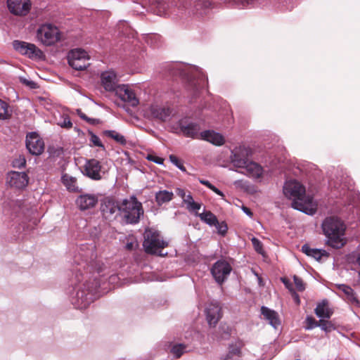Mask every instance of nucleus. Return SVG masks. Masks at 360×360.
<instances>
[{
  "instance_id": "nucleus-17",
  "label": "nucleus",
  "mask_w": 360,
  "mask_h": 360,
  "mask_svg": "<svg viewBox=\"0 0 360 360\" xmlns=\"http://www.w3.org/2000/svg\"><path fill=\"white\" fill-rule=\"evenodd\" d=\"M26 148L33 155H41L44 149L43 140L36 132H30L26 136Z\"/></svg>"
},
{
  "instance_id": "nucleus-31",
  "label": "nucleus",
  "mask_w": 360,
  "mask_h": 360,
  "mask_svg": "<svg viewBox=\"0 0 360 360\" xmlns=\"http://www.w3.org/2000/svg\"><path fill=\"white\" fill-rule=\"evenodd\" d=\"M338 288L346 295L347 299L352 304L358 303V300L355 297L353 289L349 285L345 284L338 285Z\"/></svg>"
},
{
  "instance_id": "nucleus-57",
  "label": "nucleus",
  "mask_w": 360,
  "mask_h": 360,
  "mask_svg": "<svg viewBox=\"0 0 360 360\" xmlns=\"http://www.w3.org/2000/svg\"><path fill=\"white\" fill-rule=\"evenodd\" d=\"M282 281L283 284L285 285V287L288 289H290V286L291 285L290 281L285 278H282Z\"/></svg>"
},
{
  "instance_id": "nucleus-50",
  "label": "nucleus",
  "mask_w": 360,
  "mask_h": 360,
  "mask_svg": "<svg viewBox=\"0 0 360 360\" xmlns=\"http://www.w3.org/2000/svg\"><path fill=\"white\" fill-rule=\"evenodd\" d=\"M210 189L212 190L213 192H214L218 195L221 196V198L224 197V193L214 185H212V186L210 188Z\"/></svg>"
},
{
  "instance_id": "nucleus-37",
  "label": "nucleus",
  "mask_w": 360,
  "mask_h": 360,
  "mask_svg": "<svg viewBox=\"0 0 360 360\" xmlns=\"http://www.w3.org/2000/svg\"><path fill=\"white\" fill-rule=\"evenodd\" d=\"M319 327H320L321 329L326 333H330L335 328L331 321L324 319L319 320Z\"/></svg>"
},
{
  "instance_id": "nucleus-52",
  "label": "nucleus",
  "mask_w": 360,
  "mask_h": 360,
  "mask_svg": "<svg viewBox=\"0 0 360 360\" xmlns=\"http://www.w3.org/2000/svg\"><path fill=\"white\" fill-rule=\"evenodd\" d=\"M86 121L88 123H89V124H93V125L97 124H98V122H99V120H97V119H94V118H91V117H88V119H87V120H86Z\"/></svg>"
},
{
  "instance_id": "nucleus-15",
  "label": "nucleus",
  "mask_w": 360,
  "mask_h": 360,
  "mask_svg": "<svg viewBox=\"0 0 360 360\" xmlns=\"http://www.w3.org/2000/svg\"><path fill=\"white\" fill-rule=\"evenodd\" d=\"M121 203L119 204L114 199L105 198L102 200L101 205V212L106 219H115L120 214Z\"/></svg>"
},
{
  "instance_id": "nucleus-2",
  "label": "nucleus",
  "mask_w": 360,
  "mask_h": 360,
  "mask_svg": "<svg viewBox=\"0 0 360 360\" xmlns=\"http://www.w3.org/2000/svg\"><path fill=\"white\" fill-rule=\"evenodd\" d=\"M167 74L172 77H179L186 80L188 86L193 90L194 95L205 86L207 78L202 70L197 66L181 63H169L166 65Z\"/></svg>"
},
{
  "instance_id": "nucleus-48",
  "label": "nucleus",
  "mask_w": 360,
  "mask_h": 360,
  "mask_svg": "<svg viewBox=\"0 0 360 360\" xmlns=\"http://www.w3.org/2000/svg\"><path fill=\"white\" fill-rule=\"evenodd\" d=\"M148 160L153 161V162L158 164V165H162L164 160L162 158L156 157L153 155H148Z\"/></svg>"
},
{
  "instance_id": "nucleus-28",
  "label": "nucleus",
  "mask_w": 360,
  "mask_h": 360,
  "mask_svg": "<svg viewBox=\"0 0 360 360\" xmlns=\"http://www.w3.org/2000/svg\"><path fill=\"white\" fill-rule=\"evenodd\" d=\"M302 251L307 256L314 258L319 261L323 256H328V252L321 249L311 248L309 245L304 244L302 247Z\"/></svg>"
},
{
  "instance_id": "nucleus-46",
  "label": "nucleus",
  "mask_w": 360,
  "mask_h": 360,
  "mask_svg": "<svg viewBox=\"0 0 360 360\" xmlns=\"http://www.w3.org/2000/svg\"><path fill=\"white\" fill-rule=\"evenodd\" d=\"M200 207H201V204L196 202L194 200L192 201L191 204L187 205V209L189 211H198L200 209Z\"/></svg>"
},
{
  "instance_id": "nucleus-18",
  "label": "nucleus",
  "mask_w": 360,
  "mask_h": 360,
  "mask_svg": "<svg viewBox=\"0 0 360 360\" xmlns=\"http://www.w3.org/2000/svg\"><path fill=\"white\" fill-rule=\"evenodd\" d=\"M29 181V178L25 172L11 171L7 174L6 183L17 189L25 188Z\"/></svg>"
},
{
  "instance_id": "nucleus-60",
  "label": "nucleus",
  "mask_w": 360,
  "mask_h": 360,
  "mask_svg": "<svg viewBox=\"0 0 360 360\" xmlns=\"http://www.w3.org/2000/svg\"><path fill=\"white\" fill-rule=\"evenodd\" d=\"M296 360H300V359H296Z\"/></svg>"
},
{
  "instance_id": "nucleus-58",
  "label": "nucleus",
  "mask_w": 360,
  "mask_h": 360,
  "mask_svg": "<svg viewBox=\"0 0 360 360\" xmlns=\"http://www.w3.org/2000/svg\"><path fill=\"white\" fill-rule=\"evenodd\" d=\"M295 301H296V302H297V304H299V303H300V298H299V296H298L297 295H295Z\"/></svg>"
},
{
  "instance_id": "nucleus-35",
  "label": "nucleus",
  "mask_w": 360,
  "mask_h": 360,
  "mask_svg": "<svg viewBox=\"0 0 360 360\" xmlns=\"http://www.w3.org/2000/svg\"><path fill=\"white\" fill-rule=\"evenodd\" d=\"M90 135V146H98L101 148L103 150H105L104 145L102 143L100 138L96 135L93 131H89Z\"/></svg>"
},
{
  "instance_id": "nucleus-40",
  "label": "nucleus",
  "mask_w": 360,
  "mask_h": 360,
  "mask_svg": "<svg viewBox=\"0 0 360 360\" xmlns=\"http://www.w3.org/2000/svg\"><path fill=\"white\" fill-rule=\"evenodd\" d=\"M169 160L172 164L183 172H186V168L184 166L183 162L174 155H169Z\"/></svg>"
},
{
  "instance_id": "nucleus-5",
  "label": "nucleus",
  "mask_w": 360,
  "mask_h": 360,
  "mask_svg": "<svg viewBox=\"0 0 360 360\" xmlns=\"http://www.w3.org/2000/svg\"><path fill=\"white\" fill-rule=\"evenodd\" d=\"M101 79L105 90L115 91L116 96L131 107H136L139 105V101L134 91L127 84L119 85L117 75L113 71L102 72Z\"/></svg>"
},
{
  "instance_id": "nucleus-13",
  "label": "nucleus",
  "mask_w": 360,
  "mask_h": 360,
  "mask_svg": "<svg viewBox=\"0 0 360 360\" xmlns=\"http://www.w3.org/2000/svg\"><path fill=\"white\" fill-rule=\"evenodd\" d=\"M232 271L231 264L225 259H219L211 268V274L219 285H222Z\"/></svg>"
},
{
  "instance_id": "nucleus-36",
  "label": "nucleus",
  "mask_w": 360,
  "mask_h": 360,
  "mask_svg": "<svg viewBox=\"0 0 360 360\" xmlns=\"http://www.w3.org/2000/svg\"><path fill=\"white\" fill-rule=\"evenodd\" d=\"M187 347L184 344H179L174 345L171 349V352L176 358L181 357V356L186 352Z\"/></svg>"
},
{
  "instance_id": "nucleus-47",
  "label": "nucleus",
  "mask_w": 360,
  "mask_h": 360,
  "mask_svg": "<svg viewBox=\"0 0 360 360\" xmlns=\"http://www.w3.org/2000/svg\"><path fill=\"white\" fill-rule=\"evenodd\" d=\"M138 246V243L136 240H132L131 241H128L125 245V248L127 250H133L136 248Z\"/></svg>"
},
{
  "instance_id": "nucleus-6",
  "label": "nucleus",
  "mask_w": 360,
  "mask_h": 360,
  "mask_svg": "<svg viewBox=\"0 0 360 360\" xmlns=\"http://www.w3.org/2000/svg\"><path fill=\"white\" fill-rule=\"evenodd\" d=\"M120 214L125 219L126 223L136 224L139 222L140 218L143 215V209L141 202L132 195L129 198L124 199L121 202Z\"/></svg>"
},
{
  "instance_id": "nucleus-22",
  "label": "nucleus",
  "mask_w": 360,
  "mask_h": 360,
  "mask_svg": "<svg viewBox=\"0 0 360 360\" xmlns=\"http://www.w3.org/2000/svg\"><path fill=\"white\" fill-rule=\"evenodd\" d=\"M22 208L20 202L15 200L5 202L3 205V212L5 215L9 216L12 220L20 217Z\"/></svg>"
},
{
  "instance_id": "nucleus-25",
  "label": "nucleus",
  "mask_w": 360,
  "mask_h": 360,
  "mask_svg": "<svg viewBox=\"0 0 360 360\" xmlns=\"http://www.w3.org/2000/svg\"><path fill=\"white\" fill-rule=\"evenodd\" d=\"M242 169L245 170V172H243V174L254 179L262 177L264 172L263 168L259 164L250 160Z\"/></svg>"
},
{
  "instance_id": "nucleus-12",
  "label": "nucleus",
  "mask_w": 360,
  "mask_h": 360,
  "mask_svg": "<svg viewBox=\"0 0 360 360\" xmlns=\"http://www.w3.org/2000/svg\"><path fill=\"white\" fill-rule=\"evenodd\" d=\"M89 60L88 53L81 49L71 50L68 55L69 65L76 70H82L86 68L89 65Z\"/></svg>"
},
{
  "instance_id": "nucleus-8",
  "label": "nucleus",
  "mask_w": 360,
  "mask_h": 360,
  "mask_svg": "<svg viewBox=\"0 0 360 360\" xmlns=\"http://www.w3.org/2000/svg\"><path fill=\"white\" fill-rule=\"evenodd\" d=\"M167 245L168 243L162 239L158 231L151 229L145 231L143 245L147 253L165 255L167 253H163L162 249Z\"/></svg>"
},
{
  "instance_id": "nucleus-16",
  "label": "nucleus",
  "mask_w": 360,
  "mask_h": 360,
  "mask_svg": "<svg viewBox=\"0 0 360 360\" xmlns=\"http://www.w3.org/2000/svg\"><path fill=\"white\" fill-rule=\"evenodd\" d=\"M101 168V162L98 160L94 158L86 160L82 173L92 180L99 181L102 179Z\"/></svg>"
},
{
  "instance_id": "nucleus-3",
  "label": "nucleus",
  "mask_w": 360,
  "mask_h": 360,
  "mask_svg": "<svg viewBox=\"0 0 360 360\" xmlns=\"http://www.w3.org/2000/svg\"><path fill=\"white\" fill-rule=\"evenodd\" d=\"M283 193L292 200L291 206L308 215L316 213V209L313 205V198L306 194L305 187L296 180L288 181L283 186Z\"/></svg>"
},
{
  "instance_id": "nucleus-19",
  "label": "nucleus",
  "mask_w": 360,
  "mask_h": 360,
  "mask_svg": "<svg viewBox=\"0 0 360 360\" xmlns=\"http://www.w3.org/2000/svg\"><path fill=\"white\" fill-rule=\"evenodd\" d=\"M9 11L15 15H26L30 11L31 3L30 0H7Z\"/></svg>"
},
{
  "instance_id": "nucleus-29",
  "label": "nucleus",
  "mask_w": 360,
  "mask_h": 360,
  "mask_svg": "<svg viewBox=\"0 0 360 360\" xmlns=\"http://www.w3.org/2000/svg\"><path fill=\"white\" fill-rule=\"evenodd\" d=\"M174 198V193L167 190L159 191L155 193V201L159 206L170 202Z\"/></svg>"
},
{
  "instance_id": "nucleus-53",
  "label": "nucleus",
  "mask_w": 360,
  "mask_h": 360,
  "mask_svg": "<svg viewBox=\"0 0 360 360\" xmlns=\"http://www.w3.org/2000/svg\"><path fill=\"white\" fill-rule=\"evenodd\" d=\"M176 193L182 199H184L186 197V195L185 191L183 190V189H181V188H178L177 189Z\"/></svg>"
},
{
  "instance_id": "nucleus-30",
  "label": "nucleus",
  "mask_w": 360,
  "mask_h": 360,
  "mask_svg": "<svg viewBox=\"0 0 360 360\" xmlns=\"http://www.w3.org/2000/svg\"><path fill=\"white\" fill-rule=\"evenodd\" d=\"M62 183L67 188V189L72 192L78 191V186L77 185L76 178L65 174L61 177Z\"/></svg>"
},
{
  "instance_id": "nucleus-10",
  "label": "nucleus",
  "mask_w": 360,
  "mask_h": 360,
  "mask_svg": "<svg viewBox=\"0 0 360 360\" xmlns=\"http://www.w3.org/2000/svg\"><path fill=\"white\" fill-rule=\"evenodd\" d=\"M37 37L43 44L51 46L60 39L61 33L58 27L51 23H44L37 29Z\"/></svg>"
},
{
  "instance_id": "nucleus-7",
  "label": "nucleus",
  "mask_w": 360,
  "mask_h": 360,
  "mask_svg": "<svg viewBox=\"0 0 360 360\" xmlns=\"http://www.w3.org/2000/svg\"><path fill=\"white\" fill-rule=\"evenodd\" d=\"M96 256L94 243L81 244L74 256V263L84 269L94 268V265H98Z\"/></svg>"
},
{
  "instance_id": "nucleus-43",
  "label": "nucleus",
  "mask_w": 360,
  "mask_h": 360,
  "mask_svg": "<svg viewBox=\"0 0 360 360\" xmlns=\"http://www.w3.org/2000/svg\"><path fill=\"white\" fill-rule=\"evenodd\" d=\"M293 280L297 290L303 291L305 289L304 283L301 278L294 276Z\"/></svg>"
},
{
  "instance_id": "nucleus-23",
  "label": "nucleus",
  "mask_w": 360,
  "mask_h": 360,
  "mask_svg": "<svg viewBox=\"0 0 360 360\" xmlns=\"http://www.w3.org/2000/svg\"><path fill=\"white\" fill-rule=\"evenodd\" d=\"M198 139L207 141L216 146H221L225 141L224 138L221 134L212 130L202 131L200 134Z\"/></svg>"
},
{
  "instance_id": "nucleus-34",
  "label": "nucleus",
  "mask_w": 360,
  "mask_h": 360,
  "mask_svg": "<svg viewBox=\"0 0 360 360\" xmlns=\"http://www.w3.org/2000/svg\"><path fill=\"white\" fill-rule=\"evenodd\" d=\"M8 104L0 99V120H6L10 119L11 112L8 110Z\"/></svg>"
},
{
  "instance_id": "nucleus-21",
  "label": "nucleus",
  "mask_w": 360,
  "mask_h": 360,
  "mask_svg": "<svg viewBox=\"0 0 360 360\" xmlns=\"http://www.w3.org/2000/svg\"><path fill=\"white\" fill-rule=\"evenodd\" d=\"M98 201V197L94 194L84 193L79 195L75 200V205L81 211H86L94 208Z\"/></svg>"
},
{
  "instance_id": "nucleus-38",
  "label": "nucleus",
  "mask_w": 360,
  "mask_h": 360,
  "mask_svg": "<svg viewBox=\"0 0 360 360\" xmlns=\"http://www.w3.org/2000/svg\"><path fill=\"white\" fill-rule=\"evenodd\" d=\"M306 326H304L305 330H310L316 327H319V321H317L314 317L307 316L305 319Z\"/></svg>"
},
{
  "instance_id": "nucleus-20",
  "label": "nucleus",
  "mask_w": 360,
  "mask_h": 360,
  "mask_svg": "<svg viewBox=\"0 0 360 360\" xmlns=\"http://www.w3.org/2000/svg\"><path fill=\"white\" fill-rule=\"evenodd\" d=\"M206 319L210 326H215L221 318V307L217 301L209 303L205 308Z\"/></svg>"
},
{
  "instance_id": "nucleus-24",
  "label": "nucleus",
  "mask_w": 360,
  "mask_h": 360,
  "mask_svg": "<svg viewBox=\"0 0 360 360\" xmlns=\"http://www.w3.org/2000/svg\"><path fill=\"white\" fill-rule=\"evenodd\" d=\"M261 314L264 316L265 320L275 329H277L281 325V321L278 313L267 307L262 306L261 307Z\"/></svg>"
},
{
  "instance_id": "nucleus-32",
  "label": "nucleus",
  "mask_w": 360,
  "mask_h": 360,
  "mask_svg": "<svg viewBox=\"0 0 360 360\" xmlns=\"http://www.w3.org/2000/svg\"><path fill=\"white\" fill-rule=\"evenodd\" d=\"M103 134L106 136L112 139L117 143L122 146H124L127 143V140L125 137L115 130H105L104 131Z\"/></svg>"
},
{
  "instance_id": "nucleus-26",
  "label": "nucleus",
  "mask_w": 360,
  "mask_h": 360,
  "mask_svg": "<svg viewBox=\"0 0 360 360\" xmlns=\"http://www.w3.org/2000/svg\"><path fill=\"white\" fill-rule=\"evenodd\" d=\"M150 112L155 118L165 122L170 117L172 110L169 107L152 105Z\"/></svg>"
},
{
  "instance_id": "nucleus-27",
  "label": "nucleus",
  "mask_w": 360,
  "mask_h": 360,
  "mask_svg": "<svg viewBox=\"0 0 360 360\" xmlns=\"http://www.w3.org/2000/svg\"><path fill=\"white\" fill-rule=\"evenodd\" d=\"M327 305L328 300H323L317 304L314 310L316 315L321 319H328L333 314L332 310L327 307Z\"/></svg>"
},
{
  "instance_id": "nucleus-51",
  "label": "nucleus",
  "mask_w": 360,
  "mask_h": 360,
  "mask_svg": "<svg viewBox=\"0 0 360 360\" xmlns=\"http://www.w3.org/2000/svg\"><path fill=\"white\" fill-rule=\"evenodd\" d=\"M242 210L244 212V213H245L250 217H252L253 216L252 212L248 207H247L245 206H243Z\"/></svg>"
},
{
  "instance_id": "nucleus-59",
  "label": "nucleus",
  "mask_w": 360,
  "mask_h": 360,
  "mask_svg": "<svg viewBox=\"0 0 360 360\" xmlns=\"http://www.w3.org/2000/svg\"><path fill=\"white\" fill-rule=\"evenodd\" d=\"M357 263L359 264V265L360 266V255H359V257H357Z\"/></svg>"
},
{
  "instance_id": "nucleus-45",
  "label": "nucleus",
  "mask_w": 360,
  "mask_h": 360,
  "mask_svg": "<svg viewBox=\"0 0 360 360\" xmlns=\"http://www.w3.org/2000/svg\"><path fill=\"white\" fill-rule=\"evenodd\" d=\"M252 245L254 246V248L255 250L258 252V253H260L262 254V251H263V248H262V243L260 242L259 240H258L257 238H253L252 239Z\"/></svg>"
},
{
  "instance_id": "nucleus-42",
  "label": "nucleus",
  "mask_w": 360,
  "mask_h": 360,
  "mask_svg": "<svg viewBox=\"0 0 360 360\" xmlns=\"http://www.w3.org/2000/svg\"><path fill=\"white\" fill-rule=\"evenodd\" d=\"M240 354V349L239 347H234L229 350V354L226 355L224 360H233V356H239Z\"/></svg>"
},
{
  "instance_id": "nucleus-44",
  "label": "nucleus",
  "mask_w": 360,
  "mask_h": 360,
  "mask_svg": "<svg viewBox=\"0 0 360 360\" xmlns=\"http://www.w3.org/2000/svg\"><path fill=\"white\" fill-rule=\"evenodd\" d=\"M58 124L61 127L66 129H70L72 127V123L68 115L63 117V120Z\"/></svg>"
},
{
  "instance_id": "nucleus-4",
  "label": "nucleus",
  "mask_w": 360,
  "mask_h": 360,
  "mask_svg": "<svg viewBox=\"0 0 360 360\" xmlns=\"http://www.w3.org/2000/svg\"><path fill=\"white\" fill-rule=\"evenodd\" d=\"M321 229L326 237V243L331 248L340 249L346 244V225L338 217H326L322 221Z\"/></svg>"
},
{
  "instance_id": "nucleus-1",
  "label": "nucleus",
  "mask_w": 360,
  "mask_h": 360,
  "mask_svg": "<svg viewBox=\"0 0 360 360\" xmlns=\"http://www.w3.org/2000/svg\"><path fill=\"white\" fill-rule=\"evenodd\" d=\"M73 271L74 276L70 278L68 293L75 308L82 310L100 296L98 288L103 281H98L97 277L100 275L101 269L98 265H94V268L86 269L77 266Z\"/></svg>"
},
{
  "instance_id": "nucleus-54",
  "label": "nucleus",
  "mask_w": 360,
  "mask_h": 360,
  "mask_svg": "<svg viewBox=\"0 0 360 360\" xmlns=\"http://www.w3.org/2000/svg\"><path fill=\"white\" fill-rule=\"evenodd\" d=\"M77 115L79 116L81 119L83 120H85L88 119V117L82 112L80 109L77 110Z\"/></svg>"
},
{
  "instance_id": "nucleus-9",
  "label": "nucleus",
  "mask_w": 360,
  "mask_h": 360,
  "mask_svg": "<svg viewBox=\"0 0 360 360\" xmlns=\"http://www.w3.org/2000/svg\"><path fill=\"white\" fill-rule=\"evenodd\" d=\"M173 129L178 134L186 138L198 139L201 128L199 123L192 121L188 117L180 119L174 126Z\"/></svg>"
},
{
  "instance_id": "nucleus-49",
  "label": "nucleus",
  "mask_w": 360,
  "mask_h": 360,
  "mask_svg": "<svg viewBox=\"0 0 360 360\" xmlns=\"http://www.w3.org/2000/svg\"><path fill=\"white\" fill-rule=\"evenodd\" d=\"M193 200H194L190 193L188 195H186V197L183 199V202L186 205V206L191 204V202Z\"/></svg>"
},
{
  "instance_id": "nucleus-14",
  "label": "nucleus",
  "mask_w": 360,
  "mask_h": 360,
  "mask_svg": "<svg viewBox=\"0 0 360 360\" xmlns=\"http://www.w3.org/2000/svg\"><path fill=\"white\" fill-rule=\"evenodd\" d=\"M251 155V150L245 146H240L234 148L231 150L230 156L231 163L238 168H243L250 161L249 157Z\"/></svg>"
},
{
  "instance_id": "nucleus-41",
  "label": "nucleus",
  "mask_w": 360,
  "mask_h": 360,
  "mask_svg": "<svg viewBox=\"0 0 360 360\" xmlns=\"http://www.w3.org/2000/svg\"><path fill=\"white\" fill-rule=\"evenodd\" d=\"M25 165L26 160L25 158L22 156H19L18 158L15 159L12 162V165L13 167L19 169L24 167Z\"/></svg>"
},
{
  "instance_id": "nucleus-39",
  "label": "nucleus",
  "mask_w": 360,
  "mask_h": 360,
  "mask_svg": "<svg viewBox=\"0 0 360 360\" xmlns=\"http://www.w3.org/2000/svg\"><path fill=\"white\" fill-rule=\"evenodd\" d=\"M214 226L217 229V232L219 234L224 236L226 233L228 226L224 221L219 222V221L217 220V223L214 224Z\"/></svg>"
},
{
  "instance_id": "nucleus-11",
  "label": "nucleus",
  "mask_w": 360,
  "mask_h": 360,
  "mask_svg": "<svg viewBox=\"0 0 360 360\" xmlns=\"http://www.w3.org/2000/svg\"><path fill=\"white\" fill-rule=\"evenodd\" d=\"M13 46L17 52L32 60H40L44 57L43 52L34 44L15 40L13 41Z\"/></svg>"
},
{
  "instance_id": "nucleus-55",
  "label": "nucleus",
  "mask_w": 360,
  "mask_h": 360,
  "mask_svg": "<svg viewBox=\"0 0 360 360\" xmlns=\"http://www.w3.org/2000/svg\"><path fill=\"white\" fill-rule=\"evenodd\" d=\"M200 183L202 184V185H205L206 186L207 188H210L212 186V184L207 181V180H204V179H200L199 180Z\"/></svg>"
},
{
  "instance_id": "nucleus-56",
  "label": "nucleus",
  "mask_w": 360,
  "mask_h": 360,
  "mask_svg": "<svg viewBox=\"0 0 360 360\" xmlns=\"http://www.w3.org/2000/svg\"><path fill=\"white\" fill-rule=\"evenodd\" d=\"M22 82L24 84H25L26 85L33 88L34 87V82H32V81H29V80H27V79H23Z\"/></svg>"
},
{
  "instance_id": "nucleus-33",
  "label": "nucleus",
  "mask_w": 360,
  "mask_h": 360,
  "mask_svg": "<svg viewBox=\"0 0 360 360\" xmlns=\"http://www.w3.org/2000/svg\"><path fill=\"white\" fill-rule=\"evenodd\" d=\"M200 219L210 226H214L217 223V217L210 211L204 210L203 212L198 214Z\"/></svg>"
}]
</instances>
